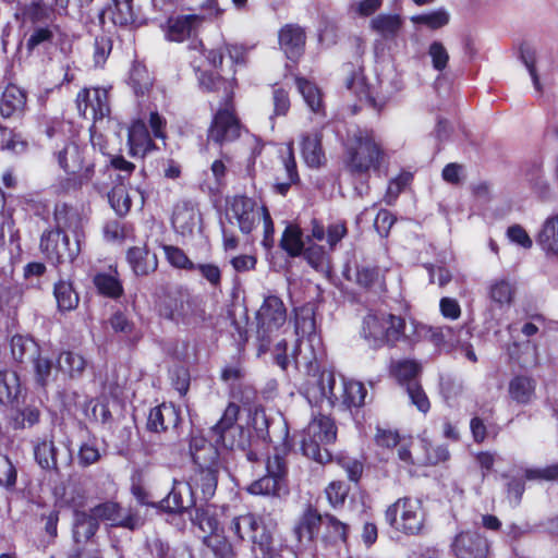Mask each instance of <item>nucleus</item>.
<instances>
[{"label": "nucleus", "mask_w": 558, "mask_h": 558, "mask_svg": "<svg viewBox=\"0 0 558 558\" xmlns=\"http://www.w3.org/2000/svg\"><path fill=\"white\" fill-rule=\"evenodd\" d=\"M196 505L195 492L192 484L183 481H173L171 492L161 501V507L169 512H183Z\"/></svg>", "instance_id": "nucleus-18"}, {"label": "nucleus", "mask_w": 558, "mask_h": 558, "mask_svg": "<svg viewBox=\"0 0 558 558\" xmlns=\"http://www.w3.org/2000/svg\"><path fill=\"white\" fill-rule=\"evenodd\" d=\"M520 59L523 62V64L525 65V68L527 69L530 75H531L534 88L537 92H542V84L539 82V77H538V74H537V71H536V66H535V63H536V51H535V49L533 47H531L530 45L521 46V48H520Z\"/></svg>", "instance_id": "nucleus-53"}, {"label": "nucleus", "mask_w": 558, "mask_h": 558, "mask_svg": "<svg viewBox=\"0 0 558 558\" xmlns=\"http://www.w3.org/2000/svg\"><path fill=\"white\" fill-rule=\"evenodd\" d=\"M302 155L306 165L311 168H319L326 161L322 147V133L314 132L303 136Z\"/></svg>", "instance_id": "nucleus-31"}, {"label": "nucleus", "mask_w": 558, "mask_h": 558, "mask_svg": "<svg viewBox=\"0 0 558 558\" xmlns=\"http://www.w3.org/2000/svg\"><path fill=\"white\" fill-rule=\"evenodd\" d=\"M26 105V94L16 85H8L2 93L0 100V114L3 118H11L21 113Z\"/></svg>", "instance_id": "nucleus-30"}, {"label": "nucleus", "mask_w": 558, "mask_h": 558, "mask_svg": "<svg viewBox=\"0 0 558 558\" xmlns=\"http://www.w3.org/2000/svg\"><path fill=\"white\" fill-rule=\"evenodd\" d=\"M57 160L60 168L69 174L54 185L57 192L65 193L76 190L87 183L94 174V165L86 161L85 149L75 143H68L59 150Z\"/></svg>", "instance_id": "nucleus-8"}, {"label": "nucleus", "mask_w": 558, "mask_h": 558, "mask_svg": "<svg viewBox=\"0 0 558 558\" xmlns=\"http://www.w3.org/2000/svg\"><path fill=\"white\" fill-rule=\"evenodd\" d=\"M190 451L195 469H219V452L206 439L193 437L190 444Z\"/></svg>", "instance_id": "nucleus-23"}, {"label": "nucleus", "mask_w": 558, "mask_h": 558, "mask_svg": "<svg viewBox=\"0 0 558 558\" xmlns=\"http://www.w3.org/2000/svg\"><path fill=\"white\" fill-rule=\"evenodd\" d=\"M112 22L116 25L126 26L133 24L136 20V13L133 8V0H112Z\"/></svg>", "instance_id": "nucleus-48"}, {"label": "nucleus", "mask_w": 558, "mask_h": 558, "mask_svg": "<svg viewBox=\"0 0 558 558\" xmlns=\"http://www.w3.org/2000/svg\"><path fill=\"white\" fill-rule=\"evenodd\" d=\"M226 216L229 222L236 225L242 233L248 234L260 221L262 206L251 197L235 195L227 202Z\"/></svg>", "instance_id": "nucleus-14"}, {"label": "nucleus", "mask_w": 558, "mask_h": 558, "mask_svg": "<svg viewBox=\"0 0 558 558\" xmlns=\"http://www.w3.org/2000/svg\"><path fill=\"white\" fill-rule=\"evenodd\" d=\"M101 458L100 450L95 439H89L80 446L77 461L83 468L97 463Z\"/></svg>", "instance_id": "nucleus-55"}, {"label": "nucleus", "mask_w": 558, "mask_h": 558, "mask_svg": "<svg viewBox=\"0 0 558 558\" xmlns=\"http://www.w3.org/2000/svg\"><path fill=\"white\" fill-rule=\"evenodd\" d=\"M288 469L286 461L279 454L268 457L266 461V475L254 481L247 487L253 495L280 496L288 493Z\"/></svg>", "instance_id": "nucleus-13"}, {"label": "nucleus", "mask_w": 558, "mask_h": 558, "mask_svg": "<svg viewBox=\"0 0 558 558\" xmlns=\"http://www.w3.org/2000/svg\"><path fill=\"white\" fill-rule=\"evenodd\" d=\"M295 82L298 89L302 95L304 101L306 102L307 107L313 112H319L323 107V98L318 87L312 82L302 77H296Z\"/></svg>", "instance_id": "nucleus-44"}, {"label": "nucleus", "mask_w": 558, "mask_h": 558, "mask_svg": "<svg viewBox=\"0 0 558 558\" xmlns=\"http://www.w3.org/2000/svg\"><path fill=\"white\" fill-rule=\"evenodd\" d=\"M94 283L99 293L117 299L122 295L123 287L116 269H109L108 272H99L94 277Z\"/></svg>", "instance_id": "nucleus-39"}, {"label": "nucleus", "mask_w": 558, "mask_h": 558, "mask_svg": "<svg viewBox=\"0 0 558 558\" xmlns=\"http://www.w3.org/2000/svg\"><path fill=\"white\" fill-rule=\"evenodd\" d=\"M215 437L216 442L221 444L225 448L234 450L242 449L248 445V433L241 426L231 427Z\"/></svg>", "instance_id": "nucleus-41"}, {"label": "nucleus", "mask_w": 558, "mask_h": 558, "mask_svg": "<svg viewBox=\"0 0 558 558\" xmlns=\"http://www.w3.org/2000/svg\"><path fill=\"white\" fill-rule=\"evenodd\" d=\"M77 110L86 119L101 121L110 113L108 90L106 88H85L77 94Z\"/></svg>", "instance_id": "nucleus-17"}, {"label": "nucleus", "mask_w": 558, "mask_h": 558, "mask_svg": "<svg viewBox=\"0 0 558 558\" xmlns=\"http://www.w3.org/2000/svg\"><path fill=\"white\" fill-rule=\"evenodd\" d=\"M337 437V428L329 416L315 415L302 432L300 448L302 453L320 463L325 464L331 460V454L327 449Z\"/></svg>", "instance_id": "nucleus-7"}, {"label": "nucleus", "mask_w": 558, "mask_h": 558, "mask_svg": "<svg viewBox=\"0 0 558 558\" xmlns=\"http://www.w3.org/2000/svg\"><path fill=\"white\" fill-rule=\"evenodd\" d=\"M535 241L547 258H558V214L548 216L542 222Z\"/></svg>", "instance_id": "nucleus-21"}, {"label": "nucleus", "mask_w": 558, "mask_h": 558, "mask_svg": "<svg viewBox=\"0 0 558 558\" xmlns=\"http://www.w3.org/2000/svg\"><path fill=\"white\" fill-rule=\"evenodd\" d=\"M283 163L287 181L275 184L276 192L281 195H286L290 190L291 184L299 180L296 162L291 147L288 148V156L284 158Z\"/></svg>", "instance_id": "nucleus-52"}, {"label": "nucleus", "mask_w": 558, "mask_h": 558, "mask_svg": "<svg viewBox=\"0 0 558 558\" xmlns=\"http://www.w3.org/2000/svg\"><path fill=\"white\" fill-rule=\"evenodd\" d=\"M362 335L372 348L395 345L405 337V320L388 313L368 314L363 322Z\"/></svg>", "instance_id": "nucleus-9"}, {"label": "nucleus", "mask_w": 558, "mask_h": 558, "mask_svg": "<svg viewBox=\"0 0 558 558\" xmlns=\"http://www.w3.org/2000/svg\"><path fill=\"white\" fill-rule=\"evenodd\" d=\"M276 527L271 519L245 513L231 520L229 531L239 539L252 543L255 558H277L282 546L275 539Z\"/></svg>", "instance_id": "nucleus-1"}, {"label": "nucleus", "mask_w": 558, "mask_h": 558, "mask_svg": "<svg viewBox=\"0 0 558 558\" xmlns=\"http://www.w3.org/2000/svg\"><path fill=\"white\" fill-rule=\"evenodd\" d=\"M98 529V520L90 510V513L85 511H76L74 514L73 537L76 543L87 541L96 533Z\"/></svg>", "instance_id": "nucleus-37"}, {"label": "nucleus", "mask_w": 558, "mask_h": 558, "mask_svg": "<svg viewBox=\"0 0 558 558\" xmlns=\"http://www.w3.org/2000/svg\"><path fill=\"white\" fill-rule=\"evenodd\" d=\"M22 393L20 377L14 371L0 372V402L10 404L19 400Z\"/></svg>", "instance_id": "nucleus-35"}, {"label": "nucleus", "mask_w": 558, "mask_h": 558, "mask_svg": "<svg viewBox=\"0 0 558 558\" xmlns=\"http://www.w3.org/2000/svg\"><path fill=\"white\" fill-rule=\"evenodd\" d=\"M384 159V149L373 130L357 129L348 138L345 168L354 177L377 170Z\"/></svg>", "instance_id": "nucleus-4"}, {"label": "nucleus", "mask_w": 558, "mask_h": 558, "mask_svg": "<svg viewBox=\"0 0 558 558\" xmlns=\"http://www.w3.org/2000/svg\"><path fill=\"white\" fill-rule=\"evenodd\" d=\"M130 84L136 95H144L151 87V77L148 70L141 64H135L130 72Z\"/></svg>", "instance_id": "nucleus-50"}, {"label": "nucleus", "mask_w": 558, "mask_h": 558, "mask_svg": "<svg viewBox=\"0 0 558 558\" xmlns=\"http://www.w3.org/2000/svg\"><path fill=\"white\" fill-rule=\"evenodd\" d=\"M257 339L259 341L258 353L269 350L272 338L287 320V311L281 299L270 295L264 300L257 312Z\"/></svg>", "instance_id": "nucleus-11"}, {"label": "nucleus", "mask_w": 558, "mask_h": 558, "mask_svg": "<svg viewBox=\"0 0 558 558\" xmlns=\"http://www.w3.org/2000/svg\"><path fill=\"white\" fill-rule=\"evenodd\" d=\"M450 21V14L447 10L440 8L428 13L413 15L411 22L422 24L430 29H438L446 26Z\"/></svg>", "instance_id": "nucleus-46"}, {"label": "nucleus", "mask_w": 558, "mask_h": 558, "mask_svg": "<svg viewBox=\"0 0 558 558\" xmlns=\"http://www.w3.org/2000/svg\"><path fill=\"white\" fill-rule=\"evenodd\" d=\"M295 333L298 345L292 357L298 368L315 375L325 356L322 339L316 332L315 315L312 307H302L295 312Z\"/></svg>", "instance_id": "nucleus-2"}, {"label": "nucleus", "mask_w": 558, "mask_h": 558, "mask_svg": "<svg viewBox=\"0 0 558 558\" xmlns=\"http://www.w3.org/2000/svg\"><path fill=\"white\" fill-rule=\"evenodd\" d=\"M421 447L425 451V458L423 460L426 464H438L449 459V451L447 447L438 445L434 446L426 439L421 440Z\"/></svg>", "instance_id": "nucleus-56"}, {"label": "nucleus", "mask_w": 558, "mask_h": 558, "mask_svg": "<svg viewBox=\"0 0 558 558\" xmlns=\"http://www.w3.org/2000/svg\"><path fill=\"white\" fill-rule=\"evenodd\" d=\"M97 520L108 521L113 526H123L134 530L141 525L137 515L122 509L116 502H105L92 509Z\"/></svg>", "instance_id": "nucleus-19"}, {"label": "nucleus", "mask_w": 558, "mask_h": 558, "mask_svg": "<svg viewBox=\"0 0 558 558\" xmlns=\"http://www.w3.org/2000/svg\"><path fill=\"white\" fill-rule=\"evenodd\" d=\"M452 549L457 558H485L488 544L477 533L462 532L456 536Z\"/></svg>", "instance_id": "nucleus-20"}, {"label": "nucleus", "mask_w": 558, "mask_h": 558, "mask_svg": "<svg viewBox=\"0 0 558 558\" xmlns=\"http://www.w3.org/2000/svg\"><path fill=\"white\" fill-rule=\"evenodd\" d=\"M53 293L60 311H72L78 304V295L70 281H58L54 284Z\"/></svg>", "instance_id": "nucleus-43"}, {"label": "nucleus", "mask_w": 558, "mask_h": 558, "mask_svg": "<svg viewBox=\"0 0 558 558\" xmlns=\"http://www.w3.org/2000/svg\"><path fill=\"white\" fill-rule=\"evenodd\" d=\"M159 314L177 325L196 327L205 320V311L201 303L187 294L169 298L159 308Z\"/></svg>", "instance_id": "nucleus-12"}, {"label": "nucleus", "mask_w": 558, "mask_h": 558, "mask_svg": "<svg viewBox=\"0 0 558 558\" xmlns=\"http://www.w3.org/2000/svg\"><path fill=\"white\" fill-rule=\"evenodd\" d=\"M307 231V244L303 251L306 262L316 270L325 271L329 267V252L347 235L344 221L330 223L327 229L317 219H312Z\"/></svg>", "instance_id": "nucleus-5"}, {"label": "nucleus", "mask_w": 558, "mask_h": 558, "mask_svg": "<svg viewBox=\"0 0 558 558\" xmlns=\"http://www.w3.org/2000/svg\"><path fill=\"white\" fill-rule=\"evenodd\" d=\"M11 352L16 361L22 362L25 357H35L39 352V348L32 338L16 335L11 339Z\"/></svg>", "instance_id": "nucleus-45"}, {"label": "nucleus", "mask_w": 558, "mask_h": 558, "mask_svg": "<svg viewBox=\"0 0 558 558\" xmlns=\"http://www.w3.org/2000/svg\"><path fill=\"white\" fill-rule=\"evenodd\" d=\"M366 389L360 381L341 379L337 385L336 376L330 371H323L316 384L307 390L308 400L327 402L329 407L342 409L360 408L365 402Z\"/></svg>", "instance_id": "nucleus-3"}, {"label": "nucleus", "mask_w": 558, "mask_h": 558, "mask_svg": "<svg viewBox=\"0 0 558 558\" xmlns=\"http://www.w3.org/2000/svg\"><path fill=\"white\" fill-rule=\"evenodd\" d=\"M202 19L196 14L182 15L169 20L167 37L181 43L192 36Z\"/></svg>", "instance_id": "nucleus-29"}, {"label": "nucleus", "mask_w": 558, "mask_h": 558, "mask_svg": "<svg viewBox=\"0 0 558 558\" xmlns=\"http://www.w3.org/2000/svg\"><path fill=\"white\" fill-rule=\"evenodd\" d=\"M239 413H240V407L232 402L229 403L228 407L226 408L221 418L219 420V422L213 426V428H211L213 435L216 436V435L221 434L228 429H231V427L238 426L239 424L236 422H238Z\"/></svg>", "instance_id": "nucleus-54"}, {"label": "nucleus", "mask_w": 558, "mask_h": 558, "mask_svg": "<svg viewBox=\"0 0 558 558\" xmlns=\"http://www.w3.org/2000/svg\"><path fill=\"white\" fill-rule=\"evenodd\" d=\"M324 520L325 515H322L313 507H307L294 527V535L298 541L302 542L304 538L312 541L319 526L324 524Z\"/></svg>", "instance_id": "nucleus-28"}, {"label": "nucleus", "mask_w": 558, "mask_h": 558, "mask_svg": "<svg viewBox=\"0 0 558 558\" xmlns=\"http://www.w3.org/2000/svg\"><path fill=\"white\" fill-rule=\"evenodd\" d=\"M514 295L513 286L506 279H496L489 286L490 299L500 306L510 305Z\"/></svg>", "instance_id": "nucleus-47"}, {"label": "nucleus", "mask_w": 558, "mask_h": 558, "mask_svg": "<svg viewBox=\"0 0 558 558\" xmlns=\"http://www.w3.org/2000/svg\"><path fill=\"white\" fill-rule=\"evenodd\" d=\"M33 361L36 383L45 387L52 374V362L48 357L40 356L39 352L33 357Z\"/></svg>", "instance_id": "nucleus-58"}, {"label": "nucleus", "mask_w": 558, "mask_h": 558, "mask_svg": "<svg viewBox=\"0 0 558 558\" xmlns=\"http://www.w3.org/2000/svg\"><path fill=\"white\" fill-rule=\"evenodd\" d=\"M407 392L411 402L418 409V411L426 413L429 410V400L418 383L408 384Z\"/></svg>", "instance_id": "nucleus-62"}, {"label": "nucleus", "mask_w": 558, "mask_h": 558, "mask_svg": "<svg viewBox=\"0 0 558 558\" xmlns=\"http://www.w3.org/2000/svg\"><path fill=\"white\" fill-rule=\"evenodd\" d=\"M219 469H195L194 474L187 481L192 488L201 490L202 499H210L216 492Z\"/></svg>", "instance_id": "nucleus-32"}, {"label": "nucleus", "mask_w": 558, "mask_h": 558, "mask_svg": "<svg viewBox=\"0 0 558 558\" xmlns=\"http://www.w3.org/2000/svg\"><path fill=\"white\" fill-rule=\"evenodd\" d=\"M56 230L65 231L72 228L76 220V213L66 204L57 205L54 208Z\"/></svg>", "instance_id": "nucleus-59"}, {"label": "nucleus", "mask_w": 558, "mask_h": 558, "mask_svg": "<svg viewBox=\"0 0 558 558\" xmlns=\"http://www.w3.org/2000/svg\"><path fill=\"white\" fill-rule=\"evenodd\" d=\"M204 543L211 549L217 558H233L234 553L230 542L221 534L211 532L204 538Z\"/></svg>", "instance_id": "nucleus-49"}, {"label": "nucleus", "mask_w": 558, "mask_h": 558, "mask_svg": "<svg viewBox=\"0 0 558 558\" xmlns=\"http://www.w3.org/2000/svg\"><path fill=\"white\" fill-rule=\"evenodd\" d=\"M198 221V210L194 205L182 202L174 207L172 226L182 235L192 234Z\"/></svg>", "instance_id": "nucleus-27"}, {"label": "nucleus", "mask_w": 558, "mask_h": 558, "mask_svg": "<svg viewBox=\"0 0 558 558\" xmlns=\"http://www.w3.org/2000/svg\"><path fill=\"white\" fill-rule=\"evenodd\" d=\"M86 360L72 351L62 352L58 357V368L70 377H78L86 367Z\"/></svg>", "instance_id": "nucleus-42"}, {"label": "nucleus", "mask_w": 558, "mask_h": 558, "mask_svg": "<svg viewBox=\"0 0 558 558\" xmlns=\"http://www.w3.org/2000/svg\"><path fill=\"white\" fill-rule=\"evenodd\" d=\"M128 137L132 156H144L153 147L148 130L142 121H135L130 126Z\"/></svg>", "instance_id": "nucleus-33"}, {"label": "nucleus", "mask_w": 558, "mask_h": 558, "mask_svg": "<svg viewBox=\"0 0 558 558\" xmlns=\"http://www.w3.org/2000/svg\"><path fill=\"white\" fill-rule=\"evenodd\" d=\"M369 27L384 38H395L402 27V19L398 14L381 13L371 20Z\"/></svg>", "instance_id": "nucleus-36"}, {"label": "nucleus", "mask_w": 558, "mask_h": 558, "mask_svg": "<svg viewBox=\"0 0 558 558\" xmlns=\"http://www.w3.org/2000/svg\"><path fill=\"white\" fill-rule=\"evenodd\" d=\"M180 422L179 410L171 403H162L150 410L147 428L154 433L174 429Z\"/></svg>", "instance_id": "nucleus-22"}, {"label": "nucleus", "mask_w": 558, "mask_h": 558, "mask_svg": "<svg viewBox=\"0 0 558 558\" xmlns=\"http://www.w3.org/2000/svg\"><path fill=\"white\" fill-rule=\"evenodd\" d=\"M428 54L435 70L442 71L449 61V53L440 41H433L428 48Z\"/></svg>", "instance_id": "nucleus-63"}, {"label": "nucleus", "mask_w": 558, "mask_h": 558, "mask_svg": "<svg viewBox=\"0 0 558 558\" xmlns=\"http://www.w3.org/2000/svg\"><path fill=\"white\" fill-rule=\"evenodd\" d=\"M128 262L137 276H146L158 267V259L155 253H150L146 246H134L128 251Z\"/></svg>", "instance_id": "nucleus-26"}, {"label": "nucleus", "mask_w": 558, "mask_h": 558, "mask_svg": "<svg viewBox=\"0 0 558 558\" xmlns=\"http://www.w3.org/2000/svg\"><path fill=\"white\" fill-rule=\"evenodd\" d=\"M279 44L289 59H298L305 45V33L303 28L298 25L287 24L279 32Z\"/></svg>", "instance_id": "nucleus-24"}, {"label": "nucleus", "mask_w": 558, "mask_h": 558, "mask_svg": "<svg viewBox=\"0 0 558 558\" xmlns=\"http://www.w3.org/2000/svg\"><path fill=\"white\" fill-rule=\"evenodd\" d=\"M61 230L44 232L40 248L49 260L54 264L72 263L80 253V242L70 244L69 236Z\"/></svg>", "instance_id": "nucleus-16"}, {"label": "nucleus", "mask_w": 558, "mask_h": 558, "mask_svg": "<svg viewBox=\"0 0 558 558\" xmlns=\"http://www.w3.org/2000/svg\"><path fill=\"white\" fill-rule=\"evenodd\" d=\"M163 252L172 266L182 269H194V264L189 259L183 250L172 245H163Z\"/></svg>", "instance_id": "nucleus-60"}, {"label": "nucleus", "mask_w": 558, "mask_h": 558, "mask_svg": "<svg viewBox=\"0 0 558 558\" xmlns=\"http://www.w3.org/2000/svg\"><path fill=\"white\" fill-rule=\"evenodd\" d=\"M421 371L420 365L415 361L403 360L397 362L392 367L396 378L402 384L417 383L416 376Z\"/></svg>", "instance_id": "nucleus-51"}, {"label": "nucleus", "mask_w": 558, "mask_h": 558, "mask_svg": "<svg viewBox=\"0 0 558 558\" xmlns=\"http://www.w3.org/2000/svg\"><path fill=\"white\" fill-rule=\"evenodd\" d=\"M524 475L529 481H558V464L526 469Z\"/></svg>", "instance_id": "nucleus-64"}, {"label": "nucleus", "mask_w": 558, "mask_h": 558, "mask_svg": "<svg viewBox=\"0 0 558 558\" xmlns=\"http://www.w3.org/2000/svg\"><path fill=\"white\" fill-rule=\"evenodd\" d=\"M240 136V123L234 114L232 95L227 94L223 105L214 116L208 131V140L216 144L233 142Z\"/></svg>", "instance_id": "nucleus-15"}, {"label": "nucleus", "mask_w": 558, "mask_h": 558, "mask_svg": "<svg viewBox=\"0 0 558 558\" xmlns=\"http://www.w3.org/2000/svg\"><path fill=\"white\" fill-rule=\"evenodd\" d=\"M36 462L45 470H58L57 447L52 438L38 439L34 445Z\"/></svg>", "instance_id": "nucleus-38"}, {"label": "nucleus", "mask_w": 558, "mask_h": 558, "mask_svg": "<svg viewBox=\"0 0 558 558\" xmlns=\"http://www.w3.org/2000/svg\"><path fill=\"white\" fill-rule=\"evenodd\" d=\"M307 244V234L303 235V231L295 225H289L283 231L280 246L291 257L300 256Z\"/></svg>", "instance_id": "nucleus-34"}, {"label": "nucleus", "mask_w": 558, "mask_h": 558, "mask_svg": "<svg viewBox=\"0 0 558 558\" xmlns=\"http://www.w3.org/2000/svg\"><path fill=\"white\" fill-rule=\"evenodd\" d=\"M536 380L526 375H517L508 384V395L510 399L520 404L532 403L536 398Z\"/></svg>", "instance_id": "nucleus-25"}, {"label": "nucleus", "mask_w": 558, "mask_h": 558, "mask_svg": "<svg viewBox=\"0 0 558 558\" xmlns=\"http://www.w3.org/2000/svg\"><path fill=\"white\" fill-rule=\"evenodd\" d=\"M345 86L349 90L356 95L360 101H365L377 108V102L372 96L368 85L365 82V77L361 69H354L350 75L345 78Z\"/></svg>", "instance_id": "nucleus-40"}, {"label": "nucleus", "mask_w": 558, "mask_h": 558, "mask_svg": "<svg viewBox=\"0 0 558 558\" xmlns=\"http://www.w3.org/2000/svg\"><path fill=\"white\" fill-rule=\"evenodd\" d=\"M425 518L426 513L422 501L409 497L399 498L385 512L387 523L405 535L421 534Z\"/></svg>", "instance_id": "nucleus-10"}, {"label": "nucleus", "mask_w": 558, "mask_h": 558, "mask_svg": "<svg viewBox=\"0 0 558 558\" xmlns=\"http://www.w3.org/2000/svg\"><path fill=\"white\" fill-rule=\"evenodd\" d=\"M324 525L328 531V537L333 541L345 542L348 537L349 526L338 520L335 515L325 514Z\"/></svg>", "instance_id": "nucleus-57"}, {"label": "nucleus", "mask_w": 558, "mask_h": 558, "mask_svg": "<svg viewBox=\"0 0 558 558\" xmlns=\"http://www.w3.org/2000/svg\"><path fill=\"white\" fill-rule=\"evenodd\" d=\"M109 201L114 211L120 216L125 215L130 210L132 204L130 195L123 187L113 189L109 194Z\"/></svg>", "instance_id": "nucleus-61"}, {"label": "nucleus", "mask_w": 558, "mask_h": 558, "mask_svg": "<svg viewBox=\"0 0 558 558\" xmlns=\"http://www.w3.org/2000/svg\"><path fill=\"white\" fill-rule=\"evenodd\" d=\"M246 49L242 45H229L213 49L208 51L207 59L209 63L216 69L220 70L221 74H214L211 72H202L198 81L203 88L206 90H218L223 87L227 94L232 95L231 82L227 77L230 75L234 81L233 75L235 74L234 65L245 63Z\"/></svg>", "instance_id": "nucleus-6"}]
</instances>
